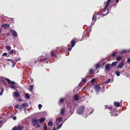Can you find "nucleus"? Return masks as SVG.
Listing matches in <instances>:
<instances>
[{
    "instance_id": "nucleus-60",
    "label": "nucleus",
    "mask_w": 130,
    "mask_h": 130,
    "mask_svg": "<svg viewBox=\"0 0 130 130\" xmlns=\"http://www.w3.org/2000/svg\"><path fill=\"white\" fill-rule=\"evenodd\" d=\"M116 1L117 3H118L119 2V0H116Z\"/></svg>"
},
{
    "instance_id": "nucleus-48",
    "label": "nucleus",
    "mask_w": 130,
    "mask_h": 130,
    "mask_svg": "<svg viewBox=\"0 0 130 130\" xmlns=\"http://www.w3.org/2000/svg\"><path fill=\"white\" fill-rule=\"evenodd\" d=\"M13 119L14 120H15L17 119V117L16 116H14L12 117Z\"/></svg>"
},
{
    "instance_id": "nucleus-24",
    "label": "nucleus",
    "mask_w": 130,
    "mask_h": 130,
    "mask_svg": "<svg viewBox=\"0 0 130 130\" xmlns=\"http://www.w3.org/2000/svg\"><path fill=\"white\" fill-rule=\"evenodd\" d=\"M117 64V62L116 61H115L113 62L111 64V67H113L115 66Z\"/></svg>"
},
{
    "instance_id": "nucleus-38",
    "label": "nucleus",
    "mask_w": 130,
    "mask_h": 130,
    "mask_svg": "<svg viewBox=\"0 0 130 130\" xmlns=\"http://www.w3.org/2000/svg\"><path fill=\"white\" fill-rule=\"evenodd\" d=\"M87 81V80L85 78H84L83 79H82V82H84V83H86Z\"/></svg>"
},
{
    "instance_id": "nucleus-5",
    "label": "nucleus",
    "mask_w": 130,
    "mask_h": 130,
    "mask_svg": "<svg viewBox=\"0 0 130 130\" xmlns=\"http://www.w3.org/2000/svg\"><path fill=\"white\" fill-rule=\"evenodd\" d=\"M77 42V39L75 38H73L70 42L71 44V46L72 47H74V46L75 42Z\"/></svg>"
},
{
    "instance_id": "nucleus-63",
    "label": "nucleus",
    "mask_w": 130,
    "mask_h": 130,
    "mask_svg": "<svg viewBox=\"0 0 130 130\" xmlns=\"http://www.w3.org/2000/svg\"><path fill=\"white\" fill-rule=\"evenodd\" d=\"M47 129H44V130H47Z\"/></svg>"
},
{
    "instance_id": "nucleus-19",
    "label": "nucleus",
    "mask_w": 130,
    "mask_h": 130,
    "mask_svg": "<svg viewBox=\"0 0 130 130\" xmlns=\"http://www.w3.org/2000/svg\"><path fill=\"white\" fill-rule=\"evenodd\" d=\"M64 102V99L63 98H61L59 101V103L60 104L63 103Z\"/></svg>"
},
{
    "instance_id": "nucleus-8",
    "label": "nucleus",
    "mask_w": 130,
    "mask_h": 130,
    "mask_svg": "<svg viewBox=\"0 0 130 130\" xmlns=\"http://www.w3.org/2000/svg\"><path fill=\"white\" fill-rule=\"evenodd\" d=\"M10 31L12 32V36L16 38L17 37V34L15 31L12 29H10Z\"/></svg>"
},
{
    "instance_id": "nucleus-41",
    "label": "nucleus",
    "mask_w": 130,
    "mask_h": 130,
    "mask_svg": "<svg viewBox=\"0 0 130 130\" xmlns=\"http://www.w3.org/2000/svg\"><path fill=\"white\" fill-rule=\"evenodd\" d=\"M40 124L38 123H37V124L36 125V127L37 128H40Z\"/></svg>"
},
{
    "instance_id": "nucleus-35",
    "label": "nucleus",
    "mask_w": 130,
    "mask_h": 130,
    "mask_svg": "<svg viewBox=\"0 0 130 130\" xmlns=\"http://www.w3.org/2000/svg\"><path fill=\"white\" fill-rule=\"evenodd\" d=\"M48 60L49 59L47 58H45L44 60V62H45L46 63H48Z\"/></svg>"
},
{
    "instance_id": "nucleus-37",
    "label": "nucleus",
    "mask_w": 130,
    "mask_h": 130,
    "mask_svg": "<svg viewBox=\"0 0 130 130\" xmlns=\"http://www.w3.org/2000/svg\"><path fill=\"white\" fill-rule=\"evenodd\" d=\"M25 95L27 99H29V98L30 96L28 94L26 93L25 94Z\"/></svg>"
},
{
    "instance_id": "nucleus-53",
    "label": "nucleus",
    "mask_w": 130,
    "mask_h": 130,
    "mask_svg": "<svg viewBox=\"0 0 130 130\" xmlns=\"http://www.w3.org/2000/svg\"><path fill=\"white\" fill-rule=\"evenodd\" d=\"M127 61L128 62L130 63V58H128L127 60Z\"/></svg>"
},
{
    "instance_id": "nucleus-25",
    "label": "nucleus",
    "mask_w": 130,
    "mask_h": 130,
    "mask_svg": "<svg viewBox=\"0 0 130 130\" xmlns=\"http://www.w3.org/2000/svg\"><path fill=\"white\" fill-rule=\"evenodd\" d=\"M96 14H94L93 15L92 19L93 21H94V22H95L96 20Z\"/></svg>"
},
{
    "instance_id": "nucleus-61",
    "label": "nucleus",
    "mask_w": 130,
    "mask_h": 130,
    "mask_svg": "<svg viewBox=\"0 0 130 130\" xmlns=\"http://www.w3.org/2000/svg\"><path fill=\"white\" fill-rule=\"evenodd\" d=\"M19 100L20 102H21V99H19Z\"/></svg>"
},
{
    "instance_id": "nucleus-50",
    "label": "nucleus",
    "mask_w": 130,
    "mask_h": 130,
    "mask_svg": "<svg viewBox=\"0 0 130 130\" xmlns=\"http://www.w3.org/2000/svg\"><path fill=\"white\" fill-rule=\"evenodd\" d=\"M7 53H3L2 55L3 56H6L7 55Z\"/></svg>"
},
{
    "instance_id": "nucleus-32",
    "label": "nucleus",
    "mask_w": 130,
    "mask_h": 130,
    "mask_svg": "<svg viewBox=\"0 0 130 130\" xmlns=\"http://www.w3.org/2000/svg\"><path fill=\"white\" fill-rule=\"evenodd\" d=\"M111 79H108L107 80L104 81V84H106L109 83L111 81Z\"/></svg>"
},
{
    "instance_id": "nucleus-2",
    "label": "nucleus",
    "mask_w": 130,
    "mask_h": 130,
    "mask_svg": "<svg viewBox=\"0 0 130 130\" xmlns=\"http://www.w3.org/2000/svg\"><path fill=\"white\" fill-rule=\"evenodd\" d=\"M5 79L8 82V84L10 85V87L11 88L13 89L15 88V86L14 85H15V82L11 81L8 78H5Z\"/></svg>"
},
{
    "instance_id": "nucleus-9",
    "label": "nucleus",
    "mask_w": 130,
    "mask_h": 130,
    "mask_svg": "<svg viewBox=\"0 0 130 130\" xmlns=\"http://www.w3.org/2000/svg\"><path fill=\"white\" fill-rule=\"evenodd\" d=\"M51 56L52 57H57L56 55V51H51L50 52Z\"/></svg>"
},
{
    "instance_id": "nucleus-49",
    "label": "nucleus",
    "mask_w": 130,
    "mask_h": 130,
    "mask_svg": "<svg viewBox=\"0 0 130 130\" xmlns=\"http://www.w3.org/2000/svg\"><path fill=\"white\" fill-rule=\"evenodd\" d=\"M72 46L70 47V48H68V51H70L72 49Z\"/></svg>"
},
{
    "instance_id": "nucleus-33",
    "label": "nucleus",
    "mask_w": 130,
    "mask_h": 130,
    "mask_svg": "<svg viewBox=\"0 0 130 130\" xmlns=\"http://www.w3.org/2000/svg\"><path fill=\"white\" fill-rule=\"evenodd\" d=\"M6 48L8 51L10 50L11 49V47L9 46H6Z\"/></svg>"
},
{
    "instance_id": "nucleus-18",
    "label": "nucleus",
    "mask_w": 130,
    "mask_h": 130,
    "mask_svg": "<svg viewBox=\"0 0 130 130\" xmlns=\"http://www.w3.org/2000/svg\"><path fill=\"white\" fill-rule=\"evenodd\" d=\"M74 100L75 101H77L79 99L78 95L77 94H75L74 95Z\"/></svg>"
},
{
    "instance_id": "nucleus-15",
    "label": "nucleus",
    "mask_w": 130,
    "mask_h": 130,
    "mask_svg": "<svg viewBox=\"0 0 130 130\" xmlns=\"http://www.w3.org/2000/svg\"><path fill=\"white\" fill-rule=\"evenodd\" d=\"M24 127L23 126H20L17 127H16V130H23Z\"/></svg>"
},
{
    "instance_id": "nucleus-7",
    "label": "nucleus",
    "mask_w": 130,
    "mask_h": 130,
    "mask_svg": "<svg viewBox=\"0 0 130 130\" xmlns=\"http://www.w3.org/2000/svg\"><path fill=\"white\" fill-rule=\"evenodd\" d=\"M28 104L26 103H25L20 105V109L21 110L23 109H24L25 107L27 106Z\"/></svg>"
},
{
    "instance_id": "nucleus-23",
    "label": "nucleus",
    "mask_w": 130,
    "mask_h": 130,
    "mask_svg": "<svg viewBox=\"0 0 130 130\" xmlns=\"http://www.w3.org/2000/svg\"><path fill=\"white\" fill-rule=\"evenodd\" d=\"M105 108L106 109H108L110 110L112 108V106H109L108 105H106L105 106Z\"/></svg>"
},
{
    "instance_id": "nucleus-6",
    "label": "nucleus",
    "mask_w": 130,
    "mask_h": 130,
    "mask_svg": "<svg viewBox=\"0 0 130 130\" xmlns=\"http://www.w3.org/2000/svg\"><path fill=\"white\" fill-rule=\"evenodd\" d=\"M94 87L96 91L97 92H99L101 89L100 85L99 84H98L95 85L94 86Z\"/></svg>"
},
{
    "instance_id": "nucleus-22",
    "label": "nucleus",
    "mask_w": 130,
    "mask_h": 130,
    "mask_svg": "<svg viewBox=\"0 0 130 130\" xmlns=\"http://www.w3.org/2000/svg\"><path fill=\"white\" fill-rule=\"evenodd\" d=\"M0 83L2 84L3 85H6V83L5 81L2 79H0Z\"/></svg>"
},
{
    "instance_id": "nucleus-13",
    "label": "nucleus",
    "mask_w": 130,
    "mask_h": 130,
    "mask_svg": "<svg viewBox=\"0 0 130 130\" xmlns=\"http://www.w3.org/2000/svg\"><path fill=\"white\" fill-rule=\"evenodd\" d=\"M110 110V112L111 113H115L117 112V109L114 108H112V109Z\"/></svg>"
},
{
    "instance_id": "nucleus-46",
    "label": "nucleus",
    "mask_w": 130,
    "mask_h": 130,
    "mask_svg": "<svg viewBox=\"0 0 130 130\" xmlns=\"http://www.w3.org/2000/svg\"><path fill=\"white\" fill-rule=\"evenodd\" d=\"M116 52L113 53L111 54V55L112 57H115L116 56Z\"/></svg>"
},
{
    "instance_id": "nucleus-57",
    "label": "nucleus",
    "mask_w": 130,
    "mask_h": 130,
    "mask_svg": "<svg viewBox=\"0 0 130 130\" xmlns=\"http://www.w3.org/2000/svg\"><path fill=\"white\" fill-rule=\"evenodd\" d=\"M95 79H94V78H93V79L92 80H91V82H93L94 81V80Z\"/></svg>"
},
{
    "instance_id": "nucleus-59",
    "label": "nucleus",
    "mask_w": 130,
    "mask_h": 130,
    "mask_svg": "<svg viewBox=\"0 0 130 130\" xmlns=\"http://www.w3.org/2000/svg\"><path fill=\"white\" fill-rule=\"evenodd\" d=\"M53 130H56V128L55 127H54V128H53Z\"/></svg>"
},
{
    "instance_id": "nucleus-51",
    "label": "nucleus",
    "mask_w": 130,
    "mask_h": 130,
    "mask_svg": "<svg viewBox=\"0 0 130 130\" xmlns=\"http://www.w3.org/2000/svg\"><path fill=\"white\" fill-rule=\"evenodd\" d=\"M11 130H16V127H14Z\"/></svg>"
},
{
    "instance_id": "nucleus-34",
    "label": "nucleus",
    "mask_w": 130,
    "mask_h": 130,
    "mask_svg": "<svg viewBox=\"0 0 130 130\" xmlns=\"http://www.w3.org/2000/svg\"><path fill=\"white\" fill-rule=\"evenodd\" d=\"M129 50H123L121 51V53H123L126 52H129Z\"/></svg>"
},
{
    "instance_id": "nucleus-3",
    "label": "nucleus",
    "mask_w": 130,
    "mask_h": 130,
    "mask_svg": "<svg viewBox=\"0 0 130 130\" xmlns=\"http://www.w3.org/2000/svg\"><path fill=\"white\" fill-rule=\"evenodd\" d=\"M85 107L84 105H82L78 107L77 110V112L78 114H81L84 111Z\"/></svg>"
},
{
    "instance_id": "nucleus-55",
    "label": "nucleus",
    "mask_w": 130,
    "mask_h": 130,
    "mask_svg": "<svg viewBox=\"0 0 130 130\" xmlns=\"http://www.w3.org/2000/svg\"><path fill=\"white\" fill-rule=\"evenodd\" d=\"M94 111V109H92V111L90 112V114H92L93 112Z\"/></svg>"
},
{
    "instance_id": "nucleus-64",
    "label": "nucleus",
    "mask_w": 130,
    "mask_h": 130,
    "mask_svg": "<svg viewBox=\"0 0 130 130\" xmlns=\"http://www.w3.org/2000/svg\"><path fill=\"white\" fill-rule=\"evenodd\" d=\"M129 52H130V49L129 50Z\"/></svg>"
},
{
    "instance_id": "nucleus-14",
    "label": "nucleus",
    "mask_w": 130,
    "mask_h": 130,
    "mask_svg": "<svg viewBox=\"0 0 130 130\" xmlns=\"http://www.w3.org/2000/svg\"><path fill=\"white\" fill-rule=\"evenodd\" d=\"M124 66V63L123 61H122L120 63L118 66V69H121Z\"/></svg>"
},
{
    "instance_id": "nucleus-1",
    "label": "nucleus",
    "mask_w": 130,
    "mask_h": 130,
    "mask_svg": "<svg viewBox=\"0 0 130 130\" xmlns=\"http://www.w3.org/2000/svg\"><path fill=\"white\" fill-rule=\"evenodd\" d=\"M110 1L111 0H107V1L104 2V9H103L102 11L104 13L106 11V13L103 14L101 12H98L97 13L95 14H96V15H102V16H104L107 15L109 13V10L108 9L106 10V9L108 6Z\"/></svg>"
},
{
    "instance_id": "nucleus-42",
    "label": "nucleus",
    "mask_w": 130,
    "mask_h": 130,
    "mask_svg": "<svg viewBox=\"0 0 130 130\" xmlns=\"http://www.w3.org/2000/svg\"><path fill=\"white\" fill-rule=\"evenodd\" d=\"M42 107V105L41 104H39L38 105V107L39 109H41V108Z\"/></svg>"
},
{
    "instance_id": "nucleus-62",
    "label": "nucleus",
    "mask_w": 130,
    "mask_h": 130,
    "mask_svg": "<svg viewBox=\"0 0 130 130\" xmlns=\"http://www.w3.org/2000/svg\"><path fill=\"white\" fill-rule=\"evenodd\" d=\"M9 35V34H7V35Z\"/></svg>"
},
{
    "instance_id": "nucleus-31",
    "label": "nucleus",
    "mask_w": 130,
    "mask_h": 130,
    "mask_svg": "<svg viewBox=\"0 0 130 130\" xmlns=\"http://www.w3.org/2000/svg\"><path fill=\"white\" fill-rule=\"evenodd\" d=\"M122 57L120 56H118V57H117V58H116V60L117 61H120L122 59Z\"/></svg>"
},
{
    "instance_id": "nucleus-21",
    "label": "nucleus",
    "mask_w": 130,
    "mask_h": 130,
    "mask_svg": "<svg viewBox=\"0 0 130 130\" xmlns=\"http://www.w3.org/2000/svg\"><path fill=\"white\" fill-rule=\"evenodd\" d=\"M13 93L15 96L16 98H18L19 97V94L18 92H14Z\"/></svg>"
},
{
    "instance_id": "nucleus-52",
    "label": "nucleus",
    "mask_w": 130,
    "mask_h": 130,
    "mask_svg": "<svg viewBox=\"0 0 130 130\" xmlns=\"http://www.w3.org/2000/svg\"><path fill=\"white\" fill-rule=\"evenodd\" d=\"M47 112L46 111H43L42 112V114H46L47 113Z\"/></svg>"
},
{
    "instance_id": "nucleus-54",
    "label": "nucleus",
    "mask_w": 130,
    "mask_h": 130,
    "mask_svg": "<svg viewBox=\"0 0 130 130\" xmlns=\"http://www.w3.org/2000/svg\"><path fill=\"white\" fill-rule=\"evenodd\" d=\"M44 129H47V127L46 125H45L44 126Z\"/></svg>"
},
{
    "instance_id": "nucleus-30",
    "label": "nucleus",
    "mask_w": 130,
    "mask_h": 130,
    "mask_svg": "<svg viewBox=\"0 0 130 130\" xmlns=\"http://www.w3.org/2000/svg\"><path fill=\"white\" fill-rule=\"evenodd\" d=\"M47 124L48 126H51L53 125V124L52 122L49 121L47 123Z\"/></svg>"
},
{
    "instance_id": "nucleus-10",
    "label": "nucleus",
    "mask_w": 130,
    "mask_h": 130,
    "mask_svg": "<svg viewBox=\"0 0 130 130\" xmlns=\"http://www.w3.org/2000/svg\"><path fill=\"white\" fill-rule=\"evenodd\" d=\"M113 105L117 107H121L122 105L120 104V103L119 102H117L116 101H115L113 103Z\"/></svg>"
},
{
    "instance_id": "nucleus-26",
    "label": "nucleus",
    "mask_w": 130,
    "mask_h": 130,
    "mask_svg": "<svg viewBox=\"0 0 130 130\" xmlns=\"http://www.w3.org/2000/svg\"><path fill=\"white\" fill-rule=\"evenodd\" d=\"M64 114H62V116H64ZM65 115L64 116L65 117H66V118L64 120V122H63V123H64V122L66 121V119L69 117H70V115H69V116H68V114H64Z\"/></svg>"
},
{
    "instance_id": "nucleus-58",
    "label": "nucleus",
    "mask_w": 130,
    "mask_h": 130,
    "mask_svg": "<svg viewBox=\"0 0 130 130\" xmlns=\"http://www.w3.org/2000/svg\"><path fill=\"white\" fill-rule=\"evenodd\" d=\"M20 60V58H18L16 60Z\"/></svg>"
},
{
    "instance_id": "nucleus-43",
    "label": "nucleus",
    "mask_w": 130,
    "mask_h": 130,
    "mask_svg": "<svg viewBox=\"0 0 130 130\" xmlns=\"http://www.w3.org/2000/svg\"><path fill=\"white\" fill-rule=\"evenodd\" d=\"M4 89L3 88H2V90H1V92H0V95H2V94H3V92L4 91Z\"/></svg>"
},
{
    "instance_id": "nucleus-40",
    "label": "nucleus",
    "mask_w": 130,
    "mask_h": 130,
    "mask_svg": "<svg viewBox=\"0 0 130 130\" xmlns=\"http://www.w3.org/2000/svg\"><path fill=\"white\" fill-rule=\"evenodd\" d=\"M93 70L92 69H91L90 70L89 73L90 74H92L93 73Z\"/></svg>"
},
{
    "instance_id": "nucleus-39",
    "label": "nucleus",
    "mask_w": 130,
    "mask_h": 130,
    "mask_svg": "<svg viewBox=\"0 0 130 130\" xmlns=\"http://www.w3.org/2000/svg\"><path fill=\"white\" fill-rule=\"evenodd\" d=\"M82 116L84 118H86L88 116V114H82Z\"/></svg>"
},
{
    "instance_id": "nucleus-17",
    "label": "nucleus",
    "mask_w": 130,
    "mask_h": 130,
    "mask_svg": "<svg viewBox=\"0 0 130 130\" xmlns=\"http://www.w3.org/2000/svg\"><path fill=\"white\" fill-rule=\"evenodd\" d=\"M9 54H12L13 53L16 54L17 53V52L15 50H12L9 52Z\"/></svg>"
},
{
    "instance_id": "nucleus-44",
    "label": "nucleus",
    "mask_w": 130,
    "mask_h": 130,
    "mask_svg": "<svg viewBox=\"0 0 130 130\" xmlns=\"http://www.w3.org/2000/svg\"><path fill=\"white\" fill-rule=\"evenodd\" d=\"M116 73L117 75L118 76H119L120 75V73L118 72H116Z\"/></svg>"
},
{
    "instance_id": "nucleus-47",
    "label": "nucleus",
    "mask_w": 130,
    "mask_h": 130,
    "mask_svg": "<svg viewBox=\"0 0 130 130\" xmlns=\"http://www.w3.org/2000/svg\"><path fill=\"white\" fill-rule=\"evenodd\" d=\"M118 115V114H111V116L115 117L117 116Z\"/></svg>"
},
{
    "instance_id": "nucleus-20",
    "label": "nucleus",
    "mask_w": 130,
    "mask_h": 130,
    "mask_svg": "<svg viewBox=\"0 0 130 130\" xmlns=\"http://www.w3.org/2000/svg\"><path fill=\"white\" fill-rule=\"evenodd\" d=\"M45 119L44 118H41L39 120V121L40 122L42 123L45 121Z\"/></svg>"
},
{
    "instance_id": "nucleus-27",
    "label": "nucleus",
    "mask_w": 130,
    "mask_h": 130,
    "mask_svg": "<svg viewBox=\"0 0 130 130\" xmlns=\"http://www.w3.org/2000/svg\"><path fill=\"white\" fill-rule=\"evenodd\" d=\"M34 86V85H32L30 86L29 89V90L31 92L32 91V90L33 89Z\"/></svg>"
},
{
    "instance_id": "nucleus-28",
    "label": "nucleus",
    "mask_w": 130,
    "mask_h": 130,
    "mask_svg": "<svg viewBox=\"0 0 130 130\" xmlns=\"http://www.w3.org/2000/svg\"><path fill=\"white\" fill-rule=\"evenodd\" d=\"M65 108H62L60 111L61 114H64L65 112Z\"/></svg>"
},
{
    "instance_id": "nucleus-11",
    "label": "nucleus",
    "mask_w": 130,
    "mask_h": 130,
    "mask_svg": "<svg viewBox=\"0 0 130 130\" xmlns=\"http://www.w3.org/2000/svg\"><path fill=\"white\" fill-rule=\"evenodd\" d=\"M110 64H107L105 68V71H108L110 69Z\"/></svg>"
},
{
    "instance_id": "nucleus-12",
    "label": "nucleus",
    "mask_w": 130,
    "mask_h": 130,
    "mask_svg": "<svg viewBox=\"0 0 130 130\" xmlns=\"http://www.w3.org/2000/svg\"><path fill=\"white\" fill-rule=\"evenodd\" d=\"M62 120V118L61 117H60L57 118L56 119V124L57 125H58Z\"/></svg>"
},
{
    "instance_id": "nucleus-36",
    "label": "nucleus",
    "mask_w": 130,
    "mask_h": 130,
    "mask_svg": "<svg viewBox=\"0 0 130 130\" xmlns=\"http://www.w3.org/2000/svg\"><path fill=\"white\" fill-rule=\"evenodd\" d=\"M62 124H61L60 125H59L57 127V129H58L60 128L61 127Z\"/></svg>"
},
{
    "instance_id": "nucleus-45",
    "label": "nucleus",
    "mask_w": 130,
    "mask_h": 130,
    "mask_svg": "<svg viewBox=\"0 0 130 130\" xmlns=\"http://www.w3.org/2000/svg\"><path fill=\"white\" fill-rule=\"evenodd\" d=\"M19 106L20 107V106H19V105L18 104H17L16 105L14 106L15 107L17 108H18Z\"/></svg>"
},
{
    "instance_id": "nucleus-16",
    "label": "nucleus",
    "mask_w": 130,
    "mask_h": 130,
    "mask_svg": "<svg viewBox=\"0 0 130 130\" xmlns=\"http://www.w3.org/2000/svg\"><path fill=\"white\" fill-rule=\"evenodd\" d=\"M10 24H2L1 25L2 27H4L6 29L7 28H9V27Z\"/></svg>"
},
{
    "instance_id": "nucleus-29",
    "label": "nucleus",
    "mask_w": 130,
    "mask_h": 130,
    "mask_svg": "<svg viewBox=\"0 0 130 130\" xmlns=\"http://www.w3.org/2000/svg\"><path fill=\"white\" fill-rule=\"evenodd\" d=\"M100 67V64L99 63H98L96 64L95 65V67L96 69L99 68Z\"/></svg>"
},
{
    "instance_id": "nucleus-4",
    "label": "nucleus",
    "mask_w": 130,
    "mask_h": 130,
    "mask_svg": "<svg viewBox=\"0 0 130 130\" xmlns=\"http://www.w3.org/2000/svg\"><path fill=\"white\" fill-rule=\"evenodd\" d=\"M38 123V120L36 118H33L31 122V124L34 127Z\"/></svg>"
},
{
    "instance_id": "nucleus-56",
    "label": "nucleus",
    "mask_w": 130,
    "mask_h": 130,
    "mask_svg": "<svg viewBox=\"0 0 130 130\" xmlns=\"http://www.w3.org/2000/svg\"><path fill=\"white\" fill-rule=\"evenodd\" d=\"M2 123L3 121L1 120L0 121V125H1L2 124Z\"/></svg>"
}]
</instances>
